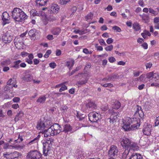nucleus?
Listing matches in <instances>:
<instances>
[{"mask_svg":"<svg viewBox=\"0 0 159 159\" xmlns=\"http://www.w3.org/2000/svg\"><path fill=\"white\" fill-rule=\"evenodd\" d=\"M12 16L14 20L18 22H22L27 18V16L20 9L14 8L12 11Z\"/></svg>","mask_w":159,"mask_h":159,"instance_id":"1","label":"nucleus"},{"mask_svg":"<svg viewBox=\"0 0 159 159\" xmlns=\"http://www.w3.org/2000/svg\"><path fill=\"white\" fill-rule=\"evenodd\" d=\"M53 139H52L50 140H48L47 142L43 143V155L47 156L50 153L52 147V142H53Z\"/></svg>","mask_w":159,"mask_h":159,"instance_id":"2","label":"nucleus"},{"mask_svg":"<svg viewBox=\"0 0 159 159\" xmlns=\"http://www.w3.org/2000/svg\"><path fill=\"white\" fill-rule=\"evenodd\" d=\"M126 120H128L129 123H130L132 128H133L134 130L137 129L140 125V120L139 117L132 118L128 117L127 118Z\"/></svg>","mask_w":159,"mask_h":159,"instance_id":"3","label":"nucleus"},{"mask_svg":"<svg viewBox=\"0 0 159 159\" xmlns=\"http://www.w3.org/2000/svg\"><path fill=\"white\" fill-rule=\"evenodd\" d=\"M41 154L37 150L31 151L27 156V159H42Z\"/></svg>","mask_w":159,"mask_h":159,"instance_id":"4","label":"nucleus"},{"mask_svg":"<svg viewBox=\"0 0 159 159\" xmlns=\"http://www.w3.org/2000/svg\"><path fill=\"white\" fill-rule=\"evenodd\" d=\"M88 116L89 120L93 122H97L100 118V115L94 112L90 113Z\"/></svg>","mask_w":159,"mask_h":159,"instance_id":"5","label":"nucleus"},{"mask_svg":"<svg viewBox=\"0 0 159 159\" xmlns=\"http://www.w3.org/2000/svg\"><path fill=\"white\" fill-rule=\"evenodd\" d=\"M51 122L49 120L44 122L43 121H39L38 122L37 128L38 129H44V128L48 127L49 125H50Z\"/></svg>","mask_w":159,"mask_h":159,"instance_id":"6","label":"nucleus"},{"mask_svg":"<svg viewBox=\"0 0 159 159\" xmlns=\"http://www.w3.org/2000/svg\"><path fill=\"white\" fill-rule=\"evenodd\" d=\"M118 150L117 147L112 145H111L108 152V155L109 157H112L117 155Z\"/></svg>","mask_w":159,"mask_h":159,"instance_id":"7","label":"nucleus"},{"mask_svg":"<svg viewBox=\"0 0 159 159\" xmlns=\"http://www.w3.org/2000/svg\"><path fill=\"white\" fill-rule=\"evenodd\" d=\"M152 128V126L151 125L145 123L143 130L144 134L148 136L150 135L151 134Z\"/></svg>","mask_w":159,"mask_h":159,"instance_id":"8","label":"nucleus"},{"mask_svg":"<svg viewBox=\"0 0 159 159\" xmlns=\"http://www.w3.org/2000/svg\"><path fill=\"white\" fill-rule=\"evenodd\" d=\"M50 127L54 135L59 134L61 129V127L57 124H54Z\"/></svg>","mask_w":159,"mask_h":159,"instance_id":"9","label":"nucleus"},{"mask_svg":"<svg viewBox=\"0 0 159 159\" xmlns=\"http://www.w3.org/2000/svg\"><path fill=\"white\" fill-rule=\"evenodd\" d=\"M4 157L7 159H14L18 157L19 155V153L17 151L8 153L7 152L3 154Z\"/></svg>","mask_w":159,"mask_h":159,"instance_id":"10","label":"nucleus"},{"mask_svg":"<svg viewBox=\"0 0 159 159\" xmlns=\"http://www.w3.org/2000/svg\"><path fill=\"white\" fill-rule=\"evenodd\" d=\"M23 40L21 37H16L14 39V43L17 48L20 49L22 48L23 44Z\"/></svg>","mask_w":159,"mask_h":159,"instance_id":"11","label":"nucleus"},{"mask_svg":"<svg viewBox=\"0 0 159 159\" xmlns=\"http://www.w3.org/2000/svg\"><path fill=\"white\" fill-rule=\"evenodd\" d=\"M131 141L129 139L126 138H125L121 141V144L124 148H128L131 144Z\"/></svg>","mask_w":159,"mask_h":159,"instance_id":"12","label":"nucleus"},{"mask_svg":"<svg viewBox=\"0 0 159 159\" xmlns=\"http://www.w3.org/2000/svg\"><path fill=\"white\" fill-rule=\"evenodd\" d=\"M117 114L116 113H113L110 116V118L107 119V120H109V122L111 125H114V124L116 122L117 119Z\"/></svg>","mask_w":159,"mask_h":159,"instance_id":"13","label":"nucleus"},{"mask_svg":"<svg viewBox=\"0 0 159 159\" xmlns=\"http://www.w3.org/2000/svg\"><path fill=\"white\" fill-rule=\"evenodd\" d=\"M136 110L135 113V115L137 116V117H139L142 118L143 116V114L142 110L141 107L137 105L136 107Z\"/></svg>","mask_w":159,"mask_h":159,"instance_id":"14","label":"nucleus"},{"mask_svg":"<svg viewBox=\"0 0 159 159\" xmlns=\"http://www.w3.org/2000/svg\"><path fill=\"white\" fill-rule=\"evenodd\" d=\"M13 37L8 34H6L2 36V39L5 43H9L12 40Z\"/></svg>","mask_w":159,"mask_h":159,"instance_id":"15","label":"nucleus"},{"mask_svg":"<svg viewBox=\"0 0 159 159\" xmlns=\"http://www.w3.org/2000/svg\"><path fill=\"white\" fill-rule=\"evenodd\" d=\"M10 17L8 13L7 12H4L2 14V20L3 21V25L9 23Z\"/></svg>","mask_w":159,"mask_h":159,"instance_id":"16","label":"nucleus"},{"mask_svg":"<svg viewBox=\"0 0 159 159\" xmlns=\"http://www.w3.org/2000/svg\"><path fill=\"white\" fill-rule=\"evenodd\" d=\"M41 132L43 134L44 137H48L51 136H54L50 127L47 129L43 130Z\"/></svg>","mask_w":159,"mask_h":159,"instance_id":"17","label":"nucleus"},{"mask_svg":"<svg viewBox=\"0 0 159 159\" xmlns=\"http://www.w3.org/2000/svg\"><path fill=\"white\" fill-rule=\"evenodd\" d=\"M21 79L25 81L30 82L33 80V77L30 75L24 73L22 74Z\"/></svg>","mask_w":159,"mask_h":159,"instance_id":"18","label":"nucleus"},{"mask_svg":"<svg viewBox=\"0 0 159 159\" xmlns=\"http://www.w3.org/2000/svg\"><path fill=\"white\" fill-rule=\"evenodd\" d=\"M127 121L126 123L123 122L124 124L123 126H122V128L125 130V131H129L131 130H134L133 128H132L131 127V125L130 123H129L128 120H125V121Z\"/></svg>","mask_w":159,"mask_h":159,"instance_id":"19","label":"nucleus"},{"mask_svg":"<svg viewBox=\"0 0 159 159\" xmlns=\"http://www.w3.org/2000/svg\"><path fill=\"white\" fill-rule=\"evenodd\" d=\"M59 9V6L57 4L52 5L50 8V13L56 14Z\"/></svg>","mask_w":159,"mask_h":159,"instance_id":"20","label":"nucleus"},{"mask_svg":"<svg viewBox=\"0 0 159 159\" xmlns=\"http://www.w3.org/2000/svg\"><path fill=\"white\" fill-rule=\"evenodd\" d=\"M129 159H143V157L139 153H134L130 156Z\"/></svg>","mask_w":159,"mask_h":159,"instance_id":"21","label":"nucleus"},{"mask_svg":"<svg viewBox=\"0 0 159 159\" xmlns=\"http://www.w3.org/2000/svg\"><path fill=\"white\" fill-rule=\"evenodd\" d=\"M28 34L30 37L31 39L34 40L35 38V36L37 34V32L35 29H32L30 30L28 32Z\"/></svg>","mask_w":159,"mask_h":159,"instance_id":"22","label":"nucleus"},{"mask_svg":"<svg viewBox=\"0 0 159 159\" xmlns=\"http://www.w3.org/2000/svg\"><path fill=\"white\" fill-rule=\"evenodd\" d=\"M139 148V147L136 143L131 142V144H130V146H129L128 149L130 151L132 150L133 151H135L138 150Z\"/></svg>","mask_w":159,"mask_h":159,"instance_id":"23","label":"nucleus"},{"mask_svg":"<svg viewBox=\"0 0 159 159\" xmlns=\"http://www.w3.org/2000/svg\"><path fill=\"white\" fill-rule=\"evenodd\" d=\"M48 0H36L35 2L37 6H45Z\"/></svg>","mask_w":159,"mask_h":159,"instance_id":"24","label":"nucleus"},{"mask_svg":"<svg viewBox=\"0 0 159 159\" xmlns=\"http://www.w3.org/2000/svg\"><path fill=\"white\" fill-rule=\"evenodd\" d=\"M56 14L50 13V15H48L47 16V18L48 20L53 21L56 19Z\"/></svg>","mask_w":159,"mask_h":159,"instance_id":"25","label":"nucleus"},{"mask_svg":"<svg viewBox=\"0 0 159 159\" xmlns=\"http://www.w3.org/2000/svg\"><path fill=\"white\" fill-rule=\"evenodd\" d=\"M24 113L22 111H20L16 116L14 119V120L16 122L18 121L23 116Z\"/></svg>","mask_w":159,"mask_h":159,"instance_id":"26","label":"nucleus"},{"mask_svg":"<svg viewBox=\"0 0 159 159\" xmlns=\"http://www.w3.org/2000/svg\"><path fill=\"white\" fill-rule=\"evenodd\" d=\"M52 33L54 35H58L61 32V29L58 27L52 29Z\"/></svg>","mask_w":159,"mask_h":159,"instance_id":"27","label":"nucleus"},{"mask_svg":"<svg viewBox=\"0 0 159 159\" xmlns=\"http://www.w3.org/2000/svg\"><path fill=\"white\" fill-rule=\"evenodd\" d=\"M86 107L87 108L89 109L95 108L96 106L94 102H90L86 104Z\"/></svg>","mask_w":159,"mask_h":159,"instance_id":"28","label":"nucleus"},{"mask_svg":"<svg viewBox=\"0 0 159 159\" xmlns=\"http://www.w3.org/2000/svg\"><path fill=\"white\" fill-rule=\"evenodd\" d=\"M121 104L117 101H115L113 105V108L115 109H118L120 107Z\"/></svg>","mask_w":159,"mask_h":159,"instance_id":"29","label":"nucleus"},{"mask_svg":"<svg viewBox=\"0 0 159 159\" xmlns=\"http://www.w3.org/2000/svg\"><path fill=\"white\" fill-rule=\"evenodd\" d=\"M140 16L142 17V20L145 21V23H147L148 22L149 17L148 15L143 14V15H140Z\"/></svg>","mask_w":159,"mask_h":159,"instance_id":"30","label":"nucleus"},{"mask_svg":"<svg viewBox=\"0 0 159 159\" xmlns=\"http://www.w3.org/2000/svg\"><path fill=\"white\" fill-rule=\"evenodd\" d=\"M30 14H32L33 16H42L40 12L38 13L37 11L33 9L31 10Z\"/></svg>","mask_w":159,"mask_h":159,"instance_id":"31","label":"nucleus"},{"mask_svg":"<svg viewBox=\"0 0 159 159\" xmlns=\"http://www.w3.org/2000/svg\"><path fill=\"white\" fill-rule=\"evenodd\" d=\"M74 64V61H67L66 62V65L69 67L70 70L71 69V68L73 66Z\"/></svg>","mask_w":159,"mask_h":159,"instance_id":"32","label":"nucleus"},{"mask_svg":"<svg viewBox=\"0 0 159 159\" xmlns=\"http://www.w3.org/2000/svg\"><path fill=\"white\" fill-rule=\"evenodd\" d=\"M37 137L35 138L34 139L32 140L30 142H29L28 144V145H31L32 144H36L38 142L39 137H38V136Z\"/></svg>","mask_w":159,"mask_h":159,"instance_id":"33","label":"nucleus"},{"mask_svg":"<svg viewBox=\"0 0 159 159\" xmlns=\"http://www.w3.org/2000/svg\"><path fill=\"white\" fill-rule=\"evenodd\" d=\"M21 62V61L20 60H18L14 61L13 63V66H12V67L16 69H18L19 68L20 64Z\"/></svg>","mask_w":159,"mask_h":159,"instance_id":"34","label":"nucleus"},{"mask_svg":"<svg viewBox=\"0 0 159 159\" xmlns=\"http://www.w3.org/2000/svg\"><path fill=\"white\" fill-rule=\"evenodd\" d=\"M64 129L63 131L65 132H67L70 131L72 128L70 125L66 124L64 126Z\"/></svg>","mask_w":159,"mask_h":159,"instance_id":"35","label":"nucleus"},{"mask_svg":"<svg viewBox=\"0 0 159 159\" xmlns=\"http://www.w3.org/2000/svg\"><path fill=\"white\" fill-rule=\"evenodd\" d=\"M46 98L45 96H40L37 100V102L40 103H43L45 102L46 100Z\"/></svg>","mask_w":159,"mask_h":159,"instance_id":"36","label":"nucleus"},{"mask_svg":"<svg viewBox=\"0 0 159 159\" xmlns=\"http://www.w3.org/2000/svg\"><path fill=\"white\" fill-rule=\"evenodd\" d=\"M133 28L136 31H138L140 29V27L139 24L137 23H135L133 24Z\"/></svg>","mask_w":159,"mask_h":159,"instance_id":"37","label":"nucleus"},{"mask_svg":"<svg viewBox=\"0 0 159 159\" xmlns=\"http://www.w3.org/2000/svg\"><path fill=\"white\" fill-rule=\"evenodd\" d=\"M153 80L155 81H157L159 80V75L157 73H153L152 76Z\"/></svg>","mask_w":159,"mask_h":159,"instance_id":"38","label":"nucleus"},{"mask_svg":"<svg viewBox=\"0 0 159 159\" xmlns=\"http://www.w3.org/2000/svg\"><path fill=\"white\" fill-rule=\"evenodd\" d=\"M125 150L123 152L122 155V156L124 157H126L127 156L129 153L130 150L128 148L125 149Z\"/></svg>","mask_w":159,"mask_h":159,"instance_id":"39","label":"nucleus"},{"mask_svg":"<svg viewBox=\"0 0 159 159\" xmlns=\"http://www.w3.org/2000/svg\"><path fill=\"white\" fill-rule=\"evenodd\" d=\"M11 63V61L10 60L8 59L2 62V64L6 65H8L10 64Z\"/></svg>","mask_w":159,"mask_h":159,"instance_id":"40","label":"nucleus"},{"mask_svg":"<svg viewBox=\"0 0 159 159\" xmlns=\"http://www.w3.org/2000/svg\"><path fill=\"white\" fill-rule=\"evenodd\" d=\"M119 77V75L117 74L112 75H111L110 78L111 80H114L116 79H117Z\"/></svg>","mask_w":159,"mask_h":159,"instance_id":"41","label":"nucleus"},{"mask_svg":"<svg viewBox=\"0 0 159 159\" xmlns=\"http://www.w3.org/2000/svg\"><path fill=\"white\" fill-rule=\"evenodd\" d=\"M70 0H60V3L61 5H66L70 1Z\"/></svg>","mask_w":159,"mask_h":159,"instance_id":"42","label":"nucleus"},{"mask_svg":"<svg viewBox=\"0 0 159 159\" xmlns=\"http://www.w3.org/2000/svg\"><path fill=\"white\" fill-rule=\"evenodd\" d=\"M149 11L150 13H151L154 16H156L157 14V11L154 10L152 8H149Z\"/></svg>","mask_w":159,"mask_h":159,"instance_id":"43","label":"nucleus"},{"mask_svg":"<svg viewBox=\"0 0 159 159\" xmlns=\"http://www.w3.org/2000/svg\"><path fill=\"white\" fill-rule=\"evenodd\" d=\"M10 147L14 148H16L15 146L10 145L8 143H6L4 145L3 148L5 149H7L8 148H10Z\"/></svg>","mask_w":159,"mask_h":159,"instance_id":"44","label":"nucleus"},{"mask_svg":"<svg viewBox=\"0 0 159 159\" xmlns=\"http://www.w3.org/2000/svg\"><path fill=\"white\" fill-rule=\"evenodd\" d=\"M51 53V51L50 50H48L47 51L46 53L44 55V57L45 58H48L49 55Z\"/></svg>","mask_w":159,"mask_h":159,"instance_id":"45","label":"nucleus"},{"mask_svg":"<svg viewBox=\"0 0 159 159\" xmlns=\"http://www.w3.org/2000/svg\"><path fill=\"white\" fill-rule=\"evenodd\" d=\"M113 48V46L112 45L108 46L107 47L105 48V49L107 51H111Z\"/></svg>","mask_w":159,"mask_h":159,"instance_id":"46","label":"nucleus"},{"mask_svg":"<svg viewBox=\"0 0 159 159\" xmlns=\"http://www.w3.org/2000/svg\"><path fill=\"white\" fill-rule=\"evenodd\" d=\"M153 75V72H150L146 74V77L148 79L152 77V78Z\"/></svg>","mask_w":159,"mask_h":159,"instance_id":"47","label":"nucleus"},{"mask_svg":"<svg viewBox=\"0 0 159 159\" xmlns=\"http://www.w3.org/2000/svg\"><path fill=\"white\" fill-rule=\"evenodd\" d=\"M145 75L143 74L139 77V79L140 80V81H143L145 80Z\"/></svg>","mask_w":159,"mask_h":159,"instance_id":"48","label":"nucleus"},{"mask_svg":"<svg viewBox=\"0 0 159 159\" xmlns=\"http://www.w3.org/2000/svg\"><path fill=\"white\" fill-rule=\"evenodd\" d=\"M67 89V86L63 84L61 86V88L60 89L59 91L60 92H61L62 91H64L65 90Z\"/></svg>","mask_w":159,"mask_h":159,"instance_id":"49","label":"nucleus"},{"mask_svg":"<svg viewBox=\"0 0 159 159\" xmlns=\"http://www.w3.org/2000/svg\"><path fill=\"white\" fill-rule=\"evenodd\" d=\"M112 29L114 30H116V31L120 32L121 31V30L120 28L116 26H115L112 27Z\"/></svg>","mask_w":159,"mask_h":159,"instance_id":"50","label":"nucleus"},{"mask_svg":"<svg viewBox=\"0 0 159 159\" xmlns=\"http://www.w3.org/2000/svg\"><path fill=\"white\" fill-rule=\"evenodd\" d=\"M93 17V14L90 12L87 16H86V18L87 19H92Z\"/></svg>","mask_w":159,"mask_h":159,"instance_id":"51","label":"nucleus"},{"mask_svg":"<svg viewBox=\"0 0 159 159\" xmlns=\"http://www.w3.org/2000/svg\"><path fill=\"white\" fill-rule=\"evenodd\" d=\"M12 88V86H11V85L7 84L6 86L4 88V89L5 91H7L8 90H9L11 89Z\"/></svg>","mask_w":159,"mask_h":159,"instance_id":"52","label":"nucleus"},{"mask_svg":"<svg viewBox=\"0 0 159 159\" xmlns=\"http://www.w3.org/2000/svg\"><path fill=\"white\" fill-rule=\"evenodd\" d=\"M49 66L50 67H51L52 68L54 69L56 67V64L54 62H51L49 64Z\"/></svg>","mask_w":159,"mask_h":159,"instance_id":"53","label":"nucleus"},{"mask_svg":"<svg viewBox=\"0 0 159 159\" xmlns=\"http://www.w3.org/2000/svg\"><path fill=\"white\" fill-rule=\"evenodd\" d=\"M87 80H82L81 81H79L77 82V83L79 84H85L87 83Z\"/></svg>","mask_w":159,"mask_h":159,"instance_id":"54","label":"nucleus"},{"mask_svg":"<svg viewBox=\"0 0 159 159\" xmlns=\"http://www.w3.org/2000/svg\"><path fill=\"white\" fill-rule=\"evenodd\" d=\"M108 60L111 63H113L116 61L115 58L112 57H109Z\"/></svg>","mask_w":159,"mask_h":159,"instance_id":"55","label":"nucleus"},{"mask_svg":"<svg viewBox=\"0 0 159 159\" xmlns=\"http://www.w3.org/2000/svg\"><path fill=\"white\" fill-rule=\"evenodd\" d=\"M99 42L101 45H104V46H106L107 45V44L106 43L104 40L103 39H101L99 40Z\"/></svg>","mask_w":159,"mask_h":159,"instance_id":"56","label":"nucleus"},{"mask_svg":"<svg viewBox=\"0 0 159 159\" xmlns=\"http://www.w3.org/2000/svg\"><path fill=\"white\" fill-rule=\"evenodd\" d=\"M113 41V39L111 38H109L107 40V43L108 44L112 43Z\"/></svg>","mask_w":159,"mask_h":159,"instance_id":"57","label":"nucleus"},{"mask_svg":"<svg viewBox=\"0 0 159 159\" xmlns=\"http://www.w3.org/2000/svg\"><path fill=\"white\" fill-rule=\"evenodd\" d=\"M95 47L98 50L102 51L103 50L102 47L101 46H98V44H96L95 45Z\"/></svg>","mask_w":159,"mask_h":159,"instance_id":"58","label":"nucleus"},{"mask_svg":"<svg viewBox=\"0 0 159 159\" xmlns=\"http://www.w3.org/2000/svg\"><path fill=\"white\" fill-rule=\"evenodd\" d=\"M20 98L19 97H15L13 99V101L15 102H19Z\"/></svg>","mask_w":159,"mask_h":159,"instance_id":"59","label":"nucleus"},{"mask_svg":"<svg viewBox=\"0 0 159 159\" xmlns=\"http://www.w3.org/2000/svg\"><path fill=\"white\" fill-rule=\"evenodd\" d=\"M25 61L30 64H32L33 63L32 61L28 58L25 59Z\"/></svg>","mask_w":159,"mask_h":159,"instance_id":"60","label":"nucleus"},{"mask_svg":"<svg viewBox=\"0 0 159 159\" xmlns=\"http://www.w3.org/2000/svg\"><path fill=\"white\" fill-rule=\"evenodd\" d=\"M143 33L145 34H146V35H148L149 36H150L151 35V34L148 30H144Z\"/></svg>","mask_w":159,"mask_h":159,"instance_id":"61","label":"nucleus"},{"mask_svg":"<svg viewBox=\"0 0 159 159\" xmlns=\"http://www.w3.org/2000/svg\"><path fill=\"white\" fill-rule=\"evenodd\" d=\"M34 65H37L40 62L39 60L37 59H34L33 60Z\"/></svg>","mask_w":159,"mask_h":159,"instance_id":"62","label":"nucleus"},{"mask_svg":"<svg viewBox=\"0 0 159 159\" xmlns=\"http://www.w3.org/2000/svg\"><path fill=\"white\" fill-rule=\"evenodd\" d=\"M155 126H158L159 125V116L157 117L155 120Z\"/></svg>","mask_w":159,"mask_h":159,"instance_id":"63","label":"nucleus"},{"mask_svg":"<svg viewBox=\"0 0 159 159\" xmlns=\"http://www.w3.org/2000/svg\"><path fill=\"white\" fill-rule=\"evenodd\" d=\"M159 22V17H156L154 19V23L155 24Z\"/></svg>","mask_w":159,"mask_h":159,"instance_id":"64","label":"nucleus"}]
</instances>
